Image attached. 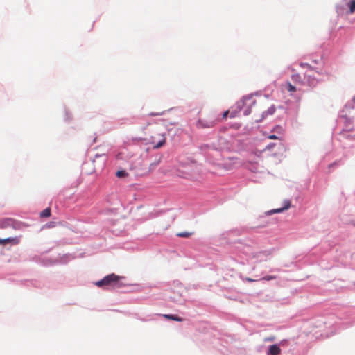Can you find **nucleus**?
Wrapping results in <instances>:
<instances>
[{"label":"nucleus","instance_id":"obj_1","mask_svg":"<svg viewBox=\"0 0 355 355\" xmlns=\"http://www.w3.org/2000/svg\"><path fill=\"white\" fill-rule=\"evenodd\" d=\"M255 105V100L253 96H248L237 103L236 107L230 112V118L239 116V112L243 110V114L247 116L251 113L250 107Z\"/></svg>","mask_w":355,"mask_h":355},{"label":"nucleus","instance_id":"obj_2","mask_svg":"<svg viewBox=\"0 0 355 355\" xmlns=\"http://www.w3.org/2000/svg\"><path fill=\"white\" fill-rule=\"evenodd\" d=\"M123 279V277L118 276L114 273L105 276L103 279L96 282V285L98 287L104 288H119L121 286L119 281Z\"/></svg>","mask_w":355,"mask_h":355},{"label":"nucleus","instance_id":"obj_3","mask_svg":"<svg viewBox=\"0 0 355 355\" xmlns=\"http://www.w3.org/2000/svg\"><path fill=\"white\" fill-rule=\"evenodd\" d=\"M219 122V119L214 116H210L207 119H200L196 123L198 128H210L214 127Z\"/></svg>","mask_w":355,"mask_h":355},{"label":"nucleus","instance_id":"obj_4","mask_svg":"<svg viewBox=\"0 0 355 355\" xmlns=\"http://www.w3.org/2000/svg\"><path fill=\"white\" fill-rule=\"evenodd\" d=\"M148 141L153 145L154 148H159L165 144L166 137L165 135L157 132L155 135L150 136Z\"/></svg>","mask_w":355,"mask_h":355},{"label":"nucleus","instance_id":"obj_5","mask_svg":"<svg viewBox=\"0 0 355 355\" xmlns=\"http://www.w3.org/2000/svg\"><path fill=\"white\" fill-rule=\"evenodd\" d=\"M245 168L251 171L252 172L256 173L259 170V164L257 162L252 160H246L244 162Z\"/></svg>","mask_w":355,"mask_h":355},{"label":"nucleus","instance_id":"obj_6","mask_svg":"<svg viewBox=\"0 0 355 355\" xmlns=\"http://www.w3.org/2000/svg\"><path fill=\"white\" fill-rule=\"evenodd\" d=\"M282 89L283 91L288 92L290 95H293L297 91L296 87L293 85L290 82H286L282 84Z\"/></svg>","mask_w":355,"mask_h":355},{"label":"nucleus","instance_id":"obj_7","mask_svg":"<svg viewBox=\"0 0 355 355\" xmlns=\"http://www.w3.org/2000/svg\"><path fill=\"white\" fill-rule=\"evenodd\" d=\"M281 353L280 347L275 344L270 346L268 351L267 352L268 355H279Z\"/></svg>","mask_w":355,"mask_h":355},{"label":"nucleus","instance_id":"obj_8","mask_svg":"<svg viewBox=\"0 0 355 355\" xmlns=\"http://www.w3.org/2000/svg\"><path fill=\"white\" fill-rule=\"evenodd\" d=\"M9 243H12L15 245L18 244L19 239L17 238L0 239V245H6Z\"/></svg>","mask_w":355,"mask_h":355},{"label":"nucleus","instance_id":"obj_9","mask_svg":"<svg viewBox=\"0 0 355 355\" xmlns=\"http://www.w3.org/2000/svg\"><path fill=\"white\" fill-rule=\"evenodd\" d=\"M308 84L311 87H315L318 83V80L312 77L311 75H305Z\"/></svg>","mask_w":355,"mask_h":355},{"label":"nucleus","instance_id":"obj_10","mask_svg":"<svg viewBox=\"0 0 355 355\" xmlns=\"http://www.w3.org/2000/svg\"><path fill=\"white\" fill-rule=\"evenodd\" d=\"M286 205L284 207L280 209H275L271 211V213H280L284 210L288 209L291 207V202L289 200L285 202Z\"/></svg>","mask_w":355,"mask_h":355},{"label":"nucleus","instance_id":"obj_11","mask_svg":"<svg viewBox=\"0 0 355 355\" xmlns=\"http://www.w3.org/2000/svg\"><path fill=\"white\" fill-rule=\"evenodd\" d=\"M291 79L295 83H297L300 85H303V81L301 78V76L298 73L292 75Z\"/></svg>","mask_w":355,"mask_h":355},{"label":"nucleus","instance_id":"obj_12","mask_svg":"<svg viewBox=\"0 0 355 355\" xmlns=\"http://www.w3.org/2000/svg\"><path fill=\"white\" fill-rule=\"evenodd\" d=\"M40 217L42 218H48L51 216V208L47 207L45 209H44L42 211L40 212Z\"/></svg>","mask_w":355,"mask_h":355},{"label":"nucleus","instance_id":"obj_13","mask_svg":"<svg viewBox=\"0 0 355 355\" xmlns=\"http://www.w3.org/2000/svg\"><path fill=\"white\" fill-rule=\"evenodd\" d=\"M165 318L175 320V321H182V318L175 315H164Z\"/></svg>","mask_w":355,"mask_h":355},{"label":"nucleus","instance_id":"obj_14","mask_svg":"<svg viewBox=\"0 0 355 355\" xmlns=\"http://www.w3.org/2000/svg\"><path fill=\"white\" fill-rule=\"evenodd\" d=\"M346 121H347V120L346 119ZM347 123L345 125V129L342 131L341 132V135H343L344 137L346 136V132L347 131H349L351 130V128H349V122H347Z\"/></svg>","mask_w":355,"mask_h":355},{"label":"nucleus","instance_id":"obj_15","mask_svg":"<svg viewBox=\"0 0 355 355\" xmlns=\"http://www.w3.org/2000/svg\"><path fill=\"white\" fill-rule=\"evenodd\" d=\"M349 10L351 13H354L355 11V0H351L349 3Z\"/></svg>","mask_w":355,"mask_h":355},{"label":"nucleus","instance_id":"obj_16","mask_svg":"<svg viewBox=\"0 0 355 355\" xmlns=\"http://www.w3.org/2000/svg\"><path fill=\"white\" fill-rule=\"evenodd\" d=\"M191 233L189 232H180V233H178L177 235L180 237H184V238H187V237H189L191 236Z\"/></svg>","mask_w":355,"mask_h":355},{"label":"nucleus","instance_id":"obj_17","mask_svg":"<svg viewBox=\"0 0 355 355\" xmlns=\"http://www.w3.org/2000/svg\"><path fill=\"white\" fill-rule=\"evenodd\" d=\"M300 66L302 68L306 67V68L309 69L311 71L313 70V68L308 63L301 62L300 64Z\"/></svg>","mask_w":355,"mask_h":355},{"label":"nucleus","instance_id":"obj_18","mask_svg":"<svg viewBox=\"0 0 355 355\" xmlns=\"http://www.w3.org/2000/svg\"><path fill=\"white\" fill-rule=\"evenodd\" d=\"M127 173L125 171H119L117 173H116V175L119 178L121 177H123L125 175H126Z\"/></svg>","mask_w":355,"mask_h":355},{"label":"nucleus","instance_id":"obj_19","mask_svg":"<svg viewBox=\"0 0 355 355\" xmlns=\"http://www.w3.org/2000/svg\"><path fill=\"white\" fill-rule=\"evenodd\" d=\"M275 146V144L274 143H270L268 146H266V148L263 150H270L272 148H273Z\"/></svg>","mask_w":355,"mask_h":355},{"label":"nucleus","instance_id":"obj_20","mask_svg":"<svg viewBox=\"0 0 355 355\" xmlns=\"http://www.w3.org/2000/svg\"><path fill=\"white\" fill-rule=\"evenodd\" d=\"M229 114H230V112L229 110H226L225 112H224L223 114V119H226Z\"/></svg>","mask_w":355,"mask_h":355},{"label":"nucleus","instance_id":"obj_21","mask_svg":"<svg viewBox=\"0 0 355 355\" xmlns=\"http://www.w3.org/2000/svg\"><path fill=\"white\" fill-rule=\"evenodd\" d=\"M268 138L270 139H278L279 137L276 136L275 135H270L268 136Z\"/></svg>","mask_w":355,"mask_h":355},{"label":"nucleus","instance_id":"obj_22","mask_svg":"<svg viewBox=\"0 0 355 355\" xmlns=\"http://www.w3.org/2000/svg\"><path fill=\"white\" fill-rule=\"evenodd\" d=\"M275 340V337H268L264 339L265 342H272Z\"/></svg>","mask_w":355,"mask_h":355},{"label":"nucleus","instance_id":"obj_23","mask_svg":"<svg viewBox=\"0 0 355 355\" xmlns=\"http://www.w3.org/2000/svg\"><path fill=\"white\" fill-rule=\"evenodd\" d=\"M261 152H262V151H259V150H257V151H255V152L252 153V155H256V156H257V157H259V155H260V154L261 153Z\"/></svg>","mask_w":355,"mask_h":355},{"label":"nucleus","instance_id":"obj_24","mask_svg":"<svg viewBox=\"0 0 355 355\" xmlns=\"http://www.w3.org/2000/svg\"><path fill=\"white\" fill-rule=\"evenodd\" d=\"M263 279H266V280H271V279H275V277H273V276H266Z\"/></svg>","mask_w":355,"mask_h":355},{"label":"nucleus","instance_id":"obj_25","mask_svg":"<svg viewBox=\"0 0 355 355\" xmlns=\"http://www.w3.org/2000/svg\"><path fill=\"white\" fill-rule=\"evenodd\" d=\"M275 107H270L269 110H268V112H270V114H273L274 112H275Z\"/></svg>","mask_w":355,"mask_h":355},{"label":"nucleus","instance_id":"obj_26","mask_svg":"<svg viewBox=\"0 0 355 355\" xmlns=\"http://www.w3.org/2000/svg\"><path fill=\"white\" fill-rule=\"evenodd\" d=\"M245 279V281L249 282H252L254 281L253 279L250 278V277H246Z\"/></svg>","mask_w":355,"mask_h":355},{"label":"nucleus","instance_id":"obj_27","mask_svg":"<svg viewBox=\"0 0 355 355\" xmlns=\"http://www.w3.org/2000/svg\"><path fill=\"white\" fill-rule=\"evenodd\" d=\"M149 115L150 116H158L159 114L157 113H150Z\"/></svg>","mask_w":355,"mask_h":355},{"label":"nucleus","instance_id":"obj_28","mask_svg":"<svg viewBox=\"0 0 355 355\" xmlns=\"http://www.w3.org/2000/svg\"><path fill=\"white\" fill-rule=\"evenodd\" d=\"M354 100H355V97H354Z\"/></svg>","mask_w":355,"mask_h":355}]
</instances>
